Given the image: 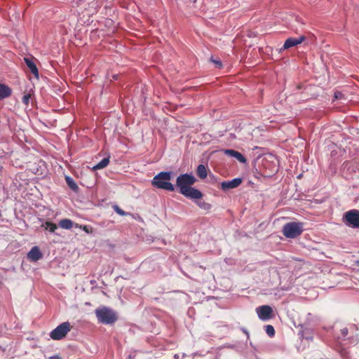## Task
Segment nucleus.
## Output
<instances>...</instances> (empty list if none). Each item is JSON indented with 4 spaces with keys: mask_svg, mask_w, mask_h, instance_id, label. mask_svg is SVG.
I'll use <instances>...</instances> for the list:
<instances>
[{
    "mask_svg": "<svg viewBox=\"0 0 359 359\" xmlns=\"http://www.w3.org/2000/svg\"><path fill=\"white\" fill-rule=\"evenodd\" d=\"M42 227H44L46 230H48L50 232L53 233L57 229V226L51 222H46L42 224Z\"/></svg>",
    "mask_w": 359,
    "mask_h": 359,
    "instance_id": "dca6fc26",
    "label": "nucleus"
},
{
    "mask_svg": "<svg viewBox=\"0 0 359 359\" xmlns=\"http://www.w3.org/2000/svg\"><path fill=\"white\" fill-rule=\"evenodd\" d=\"M32 94L28 93L23 96L22 97V102L25 104L27 105L29 102V99L31 98Z\"/></svg>",
    "mask_w": 359,
    "mask_h": 359,
    "instance_id": "412c9836",
    "label": "nucleus"
},
{
    "mask_svg": "<svg viewBox=\"0 0 359 359\" xmlns=\"http://www.w3.org/2000/svg\"><path fill=\"white\" fill-rule=\"evenodd\" d=\"M82 229H83L86 232L88 233V228H87V226H83L82 227Z\"/></svg>",
    "mask_w": 359,
    "mask_h": 359,
    "instance_id": "393cba45",
    "label": "nucleus"
},
{
    "mask_svg": "<svg viewBox=\"0 0 359 359\" xmlns=\"http://www.w3.org/2000/svg\"><path fill=\"white\" fill-rule=\"evenodd\" d=\"M211 61L215 65L216 67L219 69H221L222 67V63L220 60H215L213 58H211Z\"/></svg>",
    "mask_w": 359,
    "mask_h": 359,
    "instance_id": "4be33fe9",
    "label": "nucleus"
},
{
    "mask_svg": "<svg viewBox=\"0 0 359 359\" xmlns=\"http://www.w3.org/2000/svg\"><path fill=\"white\" fill-rule=\"evenodd\" d=\"M71 328L69 322L62 323L50 333V337L53 340H60L66 337Z\"/></svg>",
    "mask_w": 359,
    "mask_h": 359,
    "instance_id": "39448f33",
    "label": "nucleus"
},
{
    "mask_svg": "<svg viewBox=\"0 0 359 359\" xmlns=\"http://www.w3.org/2000/svg\"><path fill=\"white\" fill-rule=\"evenodd\" d=\"M12 90L5 84L0 83V100L9 97L11 95Z\"/></svg>",
    "mask_w": 359,
    "mask_h": 359,
    "instance_id": "f8f14e48",
    "label": "nucleus"
},
{
    "mask_svg": "<svg viewBox=\"0 0 359 359\" xmlns=\"http://www.w3.org/2000/svg\"><path fill=\"white\" fill-rule=\"evenodd\" d=\"M170 178V172H161L154 177L152 184L156 187L173 191L175 190L174 186L169 182Z\"/></svg>",
    "mask_w": 359,
    "mask_h": 359,
    "instance_id": "7ed1b4c3",
    "label": "nucleus"
},
{
    "mask_svg": "<svg viewBox=\"0 0 359 359\" xmlns=\"http://www.w3.org/2000/svg\"><path fill=\"white\" fill-rule=\"evenodd\" d=\"M259 318L262 320H268L272 318L273 310L270 306L264 305L256 309Z\"/></svg>",
    "mask_w": 359,
    "mask_h": 359,
    "instance_id": "0eeeda50",
    "label": "nucleus"
},
{
    "mask_svg": "<svg viewBox=\"0 0 359 359\" xmlns=\"http://www.w3.org/2000/svg\"><path fill=\"white\" fill-rule=\"evenodd\" d=\"M242 182L241 179L236 178L231 181L223 182L221 184V187L223 190H227L238 187Z\"/></svg>",
    "mask_w": 359,
    "mask_h": 359,
    "instance_id": "9d476101",
    "label": "nucleus"
},
{
    "mask_svg": "<svg viewBox=\"0 0 359 359\" xmlns=\"http://www.w3.org/2000/svg\"><path fill=\"white\" fill-rule=\"evenodd\" d=\"M113 208L117 214H118L121 216L126 215V212L125 211H123V210H121L117 205H114L113 206Z\"/></svg>",
    "mask_w": 359,
    "mask_h": 359,
    "instance_id": "aec40b11",
    "label": "nucleus"
},
{
    "mask_svg": "<svg viewBox=\"0 0 359 359\" xmlns=\"http://www.w3.org/2000/svg\"><path fill=\"white\" fill-rule=\"evenodd\" d=\"M59 226L65 229H70L73 227L74 223L69 219H63L60 221Z\"/></svg>",
    "mask_w": 359,
    "mask_h": 359,
    "instance_id": "4468645a",
    "label": "nucleus"
},
{
    "mask_svg": "<svg viewBox=\"0 0 359 359\" xmlns=\"http://www.w3.org/2000/svg\"><path fill=\"white\" fill-rule=\"evenodd\" d=\"M224 153L230 156L236 158L241 163H246V158L240 152L233 149H226Z\"/></svg>",
    "mask_w": 359,
    "mask_h": 359,
    "instance_id": "9b49d317",
    "label": "nucleus"
},
{
    "mask_svg": "<svg viewBox=\"0 0 359 359\" xmlns=\"http://www.w3.org/2000/svg\"><path fill=\"white\" fill-rule=\"evenodd\" d=\"M266 332L269 337H273L275 334V330L272 325H268L266 326Z\"/></svg>",
    "mask_w": 359,
    "mask_h": 359,
    "instance_id": "6ab92c4d",
    "label": "nucleus"
},
{
    "mask_svg": "<svg viewBox=\"0 0 359 359\" xmlns=\"http://www.w3.org/2000/svg\"><path fill=\"white\" fill-rule=\"evenodd\" d=\"M49 359H62L59 355H54L49 358Z\"/></svg>",
    "mask_w": 359,
    "mask_h": 359,
    "instance_id": "b1692460",
    "label": "nucleus"
},
{
    "mask_svg": "<svg viewBox=\"0 0 359 359\" xmlns=\"http://www.w3.org/2000/svg\"><path fill=\"white\" fill-rule=\"evenodd\" d=\"M66 181L69 188H71L72 190L76 191L79 189L77 184L70 177H66Z\"/></svg>",
    "mask_w": 359,
    "mask_h": 359,
    "instance_id": "a211bd4d",
    "label": "nucleus"
},
{
    "mask_svg": "<svg viewBox=\"0 0 359 359\" xmlns=\"http://www.w3.org/2000/svg\"><path fill=\"white\" fill-rule=\"evenodd\" d=\"M25 62L29 69H30L31 72L36 77L39 78V71L36 66V65L29 58H25Z\"/></svg>",
    "mask_w": 359,
    "mask_h": 359,
    "instance_id": "ddd939ff",
    "label": "nucleus"
},
{
    "mask_svg": "<svg viewBox=\"0 0 359 359\" xmlns=\"http://www.w3.org/2000/svg\"><path fill=\"white\" fill-rule=\"evenodd\" d=\"M42 257V253L41 252L39 248L36 246L33 247L27 254V258L32 262H36L41 259Z\"/></svg>",
    "mask_w": 359,
    "mask_h": 359,
    "instance_id": "1a4fd4ad",
    "label": "nucleus"
},
{
    "mask_svg": "<svg viewBox=\"0 0 359 359\" xmlns=\"http://www.w3.org/2000/svg\"><path fill=\"white\" fill-rule=\"evenodd\" d=\"M196 174L200 179H205L207 177V170L204 165H199L196 169Z\"/></svg>",
    "mask_w": 359,
    "mask_h": 359,
    "instance_id": "2eb2a0df",
    "label": "nucleus"
},
{
    "mask_svg": "<svg viewBox=\"0 0 359 359\" xmlns=\"http://www.w3.org/2000/svg\"><path fill=\"white\" fill-rule=\"evenodd\" d=\"M306 40V36L302 35L298 38H288L283 45V49H288L293 46L301 44Z\"/></svg>",
    "mask_w": 359,
    "mask_h": 359,
    "instance_id": "6e6552de",
    "label": "nucleus"
},
{
    "mask_svg": "<svg viewBox=\"0 0 359 359\" xmlns=\"http://www.w3.org/2000/svg\"><path fill=\"white\" fill-rule=\"evenodd\" d=\"M344 219L351 226L359 228V211L358 210H351L344 215Z\"/></svg>",
    "mask_w": 359,
    "mask_h": 359,
    "instance_id": "423d86ee",
    "label": "nucleus"
},
{
    "mask_svg": "<svg viewBox=\"0 0 359 359\" xmlns=\"http://www.w3.org/2000/svg\"><path fill=\"white\" fill-rule=\"evenodd\" d=\"M95 316L99 323L105 325H111L118 320L117 313L107 306H101L95 309Z\"/></svg>",
    "mask_w": 359,
    "mask_h": 359,
    "instance_id": "f03ea898",
    "label": "nucleus"
},
{
    "mask_svg": "<svg viewBox=\"0 0 359 359\" xmlns=\"http://www.w3.org/2000/svg\"><path fill=\"white\" fill-rule=\"evenodd\" d=\"M303 224L302 222H289L283 227V233L286 238H294L302 234Z\"/></svg>",
    "mask_w": 359,
    "mask_h": 359,
    "instance_id": "20e7f679",
    "label": "nucleus"
},
{
    "mask_svg": "<svg viewBox=\"0 0 359 359\" xmlns=\"http://www.w3.org/2000/svg\"><path fill=\"white\" fill-rule=\"evenodd\" d=\"M334 100L342 99L344 98V95L341 92L337 91L334 93Z\"/></svg>",
    "mask_w": 359,
    "mask_h": 359,
    "instance_id": "5701e85b",
    "label": "nucleus"
},
{
    "mask_svg": "<svg viewBox=\"0 0 359 359\" xmlns=\"http://www.w3.org/2000/svg\"><path fill=\"white\" fill-rule=\"evenodd\" d=\"M267 163H268V161L266 159L263 160V165L264 166H266Z\"/></svg>",
    "mask_w": 359,
    "mask_h": 359,
    "instance_id": "a878e982",
    "label": "nucleus"
},
{
    "mask_svg": "<svg viewBox=\"0 0 359 359\" xmlns=\"http://www.w3.org/2000/svg\"><path fill=\"white\" fill-rule=\"evenodd\" d=\"M109 163V158H103L99 163L95 165L93 167V170H100L105 168Z\"/></svg>",
    "mask_w": 359,
    "mask_h": 359,
    "instance_id": "f3484780",
    "label": "nucleus"
},
{
    "mask_svg": "<svg viewBox=\"0 0 359 359\" xmlns=\"http://www.w3.org/2000/svg\"><path fill=\"white\" fill-rule=\"evenodd\" d=\"M196 181V178L191 174H183L177 178L176 185L180 189V193L184 196L191 199H201L203 197L202 193L191 187Z\"/></svg>",
    "mask_w": 359,
    "mask_h": 359,
    "instance_id": "f257e3e1",
    "label": "nucleus"
}]
</instances>
